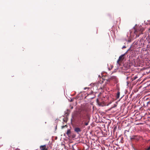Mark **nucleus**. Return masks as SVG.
<instances>
[{
	"mask_svg": "<svg viewBox=\"0 0 150 150\" xmlns=\"http://www.w3.org/2000/svg\"><path fill=\"white\" fill-rule=\"evenodd\" d=\"M78 116V121L81 125L87 126L88 125L90 121V118L87 115H85L81 111L79 112Z\"/></svg>",
	"mask_w": 150,
	"mask_h": 150,
	"instance_id": "obj_1",
	"label": "nucleus"
},
{
	"mask_svg": "<svg viewBox=\"0 0 150 150\" xmlns=\"http://www.w3.org/2000/svg\"><path fill=\"white\" fill-rule=\"evenodd\" d=\"M144 30V29L141 27L134 28V33L136 36V38L138 37L140 34H142V32Z\"/></svg>",
	"mask_w": 150,
	"mask_h": 150,
	"instance_id": "obj_2",
	"label": "nucleus"
},
{
	"mask_svg": "<svg viewBox=\"0 0 150 150\" xmlns=\"http://www.w3.org/2000/svg\"><path fill=\"white\" fill-rule=\"evenodd\" d=\"M125 55V54H123L119 57V59L117 61V63L119 64L120 62H121L124 59Z\"/></svg>",
	"mask_w": 150,
	"mask_h": 150,
	"instance_id": "obj_3",
	"label": "nucleus"
},
{
	"mask_svg": "<svg viewBox=\"0 0 150 150\" xmlns=\"http://www.w3.org/2000/svg\"><path fill=\"white\" fill-rule=\"evenodd\" d=\"M110 80H112L116 81L117 79L116 77L115 76H111L109 79Z\"/></svg>",
	"mask_w": 150,
	"mask_h": 150,
	"instance_id": "obj_4",
	"label": "nucleus"
},
{
	"mask_svg": "<svg viewBox=\"0 0 150 150\" xmlns=\"http://www.w3.org/2000/svg\"><path fill=\"white\" fill-rule=\"evenodd\" d=\"M75 131L77 132L78 134H79V132H81V129L79 127H76L74 129Z\"/></svg>",
	"mask_w": 150,
	"mask_h": 150,
	"instance_id": "obj_5",
	"label": "nucleus"
},
{
	"mask_svg": "<svg viewBox=\"0 0 150 150\" xmlns=\"http://www.w3.org/2000/svg\"><path fill=\"white\" fill-rule=\"evenodd\" d=\"M40 148L41 150H47V149L46 148L45 145L42 146H40Z\"/></svg>",
	"mask_w": 150,
	"mask_h": 150,
	"instance_id": "obj_6",
	"label": "nucleus"
},
{
	"mask_svg": "<svg viewBox=\"0 0 150 150\" xmlns=\"http://www.w3.org/2000/svg\"><path fill=\"white\" fill-rule=\"evenodd\" d=\"M66 134L69 137H70L71 136V131L70 129L68 130Z\"/></svg>",
	"mask_w": 150,
	"mask_h": 150,
	"instance_id": "obj_7",
	"label": "nucleus"
},
{
	"mask_svg": "<svg viewBox=\"0 0 150 150\" xmlns=\"http://www.w3.org/2000/svg\"><path fill=\"white\" fill-rule=\"evenodd\" d=\"M120 92L119 91H118L117 92V94L116 96V98L117 99H118L120 97Z\"/></svg>",
	"mask_w": 150,
	"mask_h": 150,
	"instance_id": "obj_8",
	"label": "nucleus"
},
{
	"mask_svg": "<svg viewBox=\"0 0 150 150\" xmlns=\"http://www.w3.org/2000/svg\"><path fill=\"white\" fill-rule=\"evenodd\" d=\"M137 78H138V77L137 76H135L133 78H132L131 79L132 81H133L134 80H135Z\"/></svg>",
	"mask_w": 150,
	"mask_h": 150,
	"instance_id": "obj_9",
	"label": "nucleus"
},
{
	"mask_svg": "<svg viewBox=\"0 0 150 150\" xmlns=\"http://www.w3.org/2000/svg\"><path fill=\"white\" fill-rule=\"evenodd\" d=\"M136 137V136H133L131 138V140H132L133 139H134V138Z\"/></svg>",
	"mask_w": 150,
	"mask_h": 150,
	"instance_id": "obj_10",
	"label": "nucleus"
},
{
	"mask_svg": "<svg viewBox=\"0 0 150 150\" xmlns=\"http://www.w3.org/2000/svg\"><path fill=\"white\" fill-rule=\"evenodd\" d=\"M145 150H150V145L147 148L145 149Z\"/></svg>",
	"mask_w": 150,
	"mask_h": 150,
	"instance_id": "obj_11",
	"label": "nucleus"
},
{
	"mask_svg": "<svg viewBox=\"0 0 150 150\" xmlns=\"http://www.w3.org/2000/svg\"><path fill=\"white\" fill-rule=\"evenodd\" d=\"M143 38H141V39H140V42H141V41H143Z\"/></svg>",
	"mask_w": 150,
	"mask_h": 150,
	"instance_id": "obj_12",
	"label": "nucleus"
},
{
	"mask_svg": "<svg viewBox=\"0 0 150 150\" xmlns=\"http://www.w3.org/2000/svg\"><path fill=\"white\" fill-rule=\"evenodd\" d=\"M126 47L125 46H124L123 47H122V49H124V48H125Z\"/></svg>",
	"mask_w": 150,
	"mask_h": 150,
	"instance_id": "obj_13",
	"label": "nucleus"
},
{
	"mask_svg": "<svg viewBox=\"0 0 150 150\" xmlns=\"http://www.w3.org/2000/svg\"><path fill=\"white\" fill-rule=\"evenodd\" d=\"M84 88V89L85 90L86 89V88Z\"/></svg>",
	"mask_w": 150,
	"mask_h": 150,
	"instance_id": "obj_14",
	"label": "nucleus"
},
{
	"mask_svg": "<svg viewBox=\"0 0 150 150\" xmlns=\"http://www.w3.org/2000/svg\"><path fill=\"white\" fill-rule=\"evenodd\" d=\"M128 78H129V77H127V79H128Z\"/></svg>",
	"mask_w": 150,
	"mask_h": 150,
	"instance_id": "obj_15",
	"label": "nucleus"
},
{
	"mask_svg": "<svg viewBox=\"0 0 150 150\" xmlns=\"http://www.w3.org/2000/svg\"><path fill=\"white\" fill-rule=\"evenodd\" d=\"M73 108V107H71V108Z\"/></svg>",
	"mask_w": 150,
	"mask_h": 150,
	"instance_id": "obj_16",
	"label": "nucleus"
},
{
	"mask_svg": "<svg viewBox=\"0 0 150 150\" xmlns=\"http://www.w3.org/2000/svg\"><path fill=\"white\" fill-rule=\"evenodd\" d=\"M126 131H127V130H125V132Z\"/></svg>",
	"mask_w": 150,
	"mask_h": 150,
	"instance_id": "obj_17",
	"label": "nucleus"
}]
</instances>
